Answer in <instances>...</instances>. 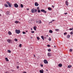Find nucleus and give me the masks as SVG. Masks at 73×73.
Returning <instances> with one entry per match:
<instances>
[{
	"label": "nucleus",
	"mask_w": 73,
	"mask_h": 73,
	"mask_svg": "<svg viewBox=\"0 0 73 73\" xmlns=\"http://www.w3.org/2000/svg\"><path fill=\"white\" fill-rule=\"evenodd\" d=\"M19 47H21V44H20L19 45Z\"/></svg>",
	"instance_id": "nucleus-38"
},
{
	"label": "nucleus",
	"mask_w": 73,
	"mask_h": 73,
	"mask_svg": "<svg viewBox=\"0 0 73 73\" xmlns=\"http://www.w3.org/2000/svg\"><path fill=\"white\" fill-rule=\"evenodd\" d=\"M14 7L15 8H18L19 7V5H18L17 3H15L14 4Z\"/></svg>",
	"instance_id": "nucleus-4"
},
{
	"label": "nucleus",
	"mask_w": 73,
	"mask_h": 73,
	"mask_svg": "<svg viewBox=\"0 0 73 73\" xmlns=\"http://www.w3.org/2000/svg\"><path fill=\"white\" fill-rule=\"evenodd\" d=\"M15 24H18L19 23H20V22L19 21H15Z\"/></svg>",
	"instance_id": "nucleus-10"
},
{
	"label": "nucleus",
	"mask_w": 73,
	"mask_h": 73,
	"mask_svg": "<svg viewBox=\"0 0 73 73\" xmlns=\"http://www.w3.org/2000/svg\"><path fill=\"white\" fill-rule=\"evenodd\" d=\"M34 12H37V9H35Z\"/></svg>",
	"instance_id": "nucleus-23"
},
{
	"label": "nucleus",
	"mask_w": 73,
	"mask_h": 73,
	"mask_svg": "<svg viewBox=\"0 0 73 73\" xmlns=\"http://www.w3.org/2000/svg\"><path fill=\"white\" fill-rule=\"evenodd\" d=\"M40 11L41 12H44V13H46V11H45L44 9H41L40 10Z\"/></svg>",
	"instance_id": "nucleus-3"
},
{
	"label": "nucleus",
	"mask_w": 73,
	"mask_h": 73,
	"mask_svg": "<svg viewBox=\"0 0 73 73\" xmlns=\"http://www.w3.org/2000/svg\"><path fill=\"white\" fill-rule=\"evenodd\" d=\"M7 41L9 43H11V40L8 39L7 40Z\"/></svg>",
	"instance_id": "nucleus-6"
},
{
	"label": "nucleus",
	"mask_w": 73,
	"mask_h": 73,
	"mask_svg": "<svg viewBox=\"0 0 73 73\" xmlns=\"http://www.w3.org/2000/svg\"><path fill=\"white\" fill-rule=\"evenodd\" d=\"M48 57H50L51 56V54L50 52L48 53Z\"/></svg>",
	"instance_id": "nucleus-9"
},
{
	"label": "nucleus",
	"mask_w": 73,
	"mask_h": 73,
	"mask_svg": "<svg viewBox=\"0 0 73 73\" xmlns=\"http://www.w3.org/2000/svg\"><path fill=\"white\" fill-rule=\"evenodd\" d=\"M66 34H67V33H64V35H66Z\"/></svg>",
	"instance_id": "nucleus-36"
},
{
	"label": "nucleus",
	"mask_w": 73,
	"mask_h": 73,
	"mask_svg": "<svg viewBox=\"0 0 73 73\" xmlns=\"http://www.w3.org/2000/svg\"><path fill=\"white\" fill-rule=\"evenodd\" d=\"M72 30H73V27L72 28Z\"/></svg>",
	"instance_id": "nucleus-56"
},
{
	"label": "nucleus",
	"mask_w": 73,
	"mask_h": 73,
	"mask_svg": "<svg viewBox=\"0 0 73 73\" xmlns=\"http://www.w3.org/2000/svg\"><path fill=\"white\" fill-rule=\"evenodd\" d=\"M72 11H73V9L72 10Z\"/></svg>",
	"instance_id": "nucleus-58"
},
{
	"label": "nucleus",
	"mask_w": 73,
	"mask_h": 73,
	"mask_svg": "<svg viewBox=\"0 0 73 73\" xmlns=\"http://www.w3.org/2000/svg\"><path fill=\"white\" fill-rule=\"evenodd\" d=\"M15 33L17 34H19L20 33V30H18L17 29H16L15 30Z\"/></svg>",
	"instance_id": "nucleus-1"
},
{
	"label": "nucleus",
	"mask_w": 73,
	"mask_h": 73,
	"mask_svg": "<svg viewBox=\"0 0 73 73\" xmlns=\"http://www.w3.org/2000/svg\"><path fill=\"white\" fill-rule=\"evenodd\" d=\"M31 12L32 13H34V12H35V9H31Z\"/></svg>",
	"instance_id": "nucleus-7"
},
{
	"label": "nucleus",
	"mask_w": 73,
	"mask_h": 73,
	"mask_svg": "<svg viewBox=\"0 0 73 73\" xmlns=\"http://www.w3.org/2000/svg\"><path fill=\"white\" fill-rule=\"evenodd\" d=\"M49 32H50V33H53V31H52V30H50Z\"/></svg>",
	"instance_id": "nucleus-25"
},
{
	"label": "nucleus",
	"mask_w": 73,
	"mask_h": 73,
	"mask_svg": "<svg viewBox=\"0 0 73 73\" xmlns=\"http://www.w3.org/2000/svg\"><path fill=\"white\" fill-rule=\"evenodd\" d=\"M39 24H41L42 22H41V20H39Z\"/></svg>",
	"instance_id": "nucleus-28"
},
{
	"label": "nucleus",
	"mask_w": 73,
	"mask_h": 73,
	"mask_svg": "<svg viewBox=\"0 0 73 73\" xmlns=\"http://www.w3.org/2000/svg\"><path fill=\"white\" fill-rule=\"evenodd\" d=\"M72 31V32H73V31Z\"/></svg>",
	"instance_id": "nucleus-59"
},
{
	"label": "nucleus",
	"mask_w": 73,
	"mask_h": 73,
	"mask_svg": "<svg viewBox=\"0 0 73 73\" xmlns=\"http://www.w3.org/2000/svg\"><path fill=\"white\" fill-rule=\"evenodd\" d=\"M38 21H36V23H38Z\"/></svg>",
	"instance_id": "nucleus-48"
},
{
	"label": "nucleus",
	"mask_w": 73,
	"mask_h": 73,
	"mask_svg": "<svg viewBox=\"0 0 73 73\" xmlns=\"http://www.w3.org/2000/svg\"><path fill=\"white\" fill-rule=\"evenodd\" d=\"M55 30V31H56V32H58V31H59V29H56Z\"/></svg>",
	"instance_id": "nucleus-24"
},
{
	"label": "nucleus",
	"mask_w": 73,
	"mask_h": 73,
	"mask_svg": "<svg viewBox=\"0 0 73 73\" xmlns=\"http://www.w3.org/2000/svg\"><path fill=\"white\" fill-rule=\"evenodd\" d=\"M7 52L8 53H11V50H8Z\"/></svg>",
	"instance_id": "nucleus-32"
},
{
	"label": "nucleus",
	"mask_w": 73,
	"mask_h": 73,
	"mask_svg": "<svg viewBox=\"0 0 73 73\" xmlns=\"http://www.w3.org/2000/svg\"><path fill=\"white\" fill-rule=\"evenodd\" d=\"M39 5V4H38L37 2H36V3H35V6H36V7H37V6H38Z\"/></svg>",
	"instance_id": "nucleus-8"
},
{
	"label": "nucleus",
	"mask_w": 73,
	"mask_h": 73,
	"mask_svg": "<svg viewBox=\"0 0 73 73\" xmlns=\"http://www.w3.org/2000/svg\"><path fill=\"white\" fill-rule=\"evenodd\" d=\"M52 8H54V6L53 5H52Z\"/></svg>",
	"instance_id": "nucleus-47"
},
{
	"label": "nucleus",
	"mask_w": 73,
	"mask_h": 73,
	"mask_svg": "<svg viewBox=\"0 0 73 73\" xmlns=\"http://www.w3.org/2000/svg\"><path fill=\"white\" fill-rule=\"evenodd\" d=\"M23 34H26V33H25V32H23Z\"/></svg>",
	"instance_id": "nucleus-35"
},
{
	"label": "nucleus",
	"mask_w": 73,
	"mask_h": 73,
	"mask_svg": "<svg viewBox=\"0 0 73 73\" xmlns=\"http://www.w3.org/2000/svg\"><path fill=\"white\" fill-rule=\"evenodd\" d=\"M70 33L71 35H72L73 34V32H72V31H71Z\"/></svg>",
	"instance_id": "nucleus-40"
},
{
	"label": "nucleus",
	"mask_w": 73,
	"mask_h": 73,
	"mask_svg": "<svg viewBox=\"0 0 73 73\" xmlns=\"http://www.w3.org/2000/svg\"><path fill=\"white\" fill-rule=\"evenodd\" d=\"M66 5H67V6H68V2L67 1H66Z\"/></svg>",
	"instance_id": "nucleus-12"
},
{
	"label": "nucleus",
	"mask_w": 73,
	"mask_h": 73,
	"mask_svg": "<svg viewBox=\"0 0 73 73\" xmlns=\"http://www.w3.org/2000/svg\"><path fill=\"white\" fill-rule=\"evenodd\" d=\"M70 36L69 35H67V38H70Z\"/></svg>",
	"instance_id": "nucleus-21"
},
{
	"label": "nucleus",
	"mask_w": 73,
	"mask_h": 73,
	"mask_svg": "<svg viewBox=\"0 0 73 73\" xmlns=\"http://www.w3.org/2000/svg\"><path fill=\"white\" fill-rule=\"evenodd\" d=\"M37 40H39L40 39V38H39L38 37H37Z\"/></svg>",
	"instance_id": "nucleus-29"
},
{
	"label": "nucleus",
	"mask_w": 73,
	"mask_h": 73,
	"mask_svg": "<svg viewBox=\"0 0 73 73\" xmlns=\"http://www.w3.org/2000/svg\"><path fill=\"white\" fill-rule=\"evenodd\" d=\"M48 40L49 41H51V38L49 37L48 38Z\"/></svg>",
	"instance_id": "nucleus-30"
},
{
	"label": "nucleus",
	"mask_w": 73,
	"mask_h": 73,
	"mask_svg": "<svg viewBox=\"0 0 73 73\" xmlns=\"http://www.w3.org/2000/svg\"><path fill=\"white\" fill-rule=\"evenodd\" d=\"M48 10H49V11H50V10H52V8L50 7H48Z\"/></svg>",
	"instance_id": "nucleus-22"
},
{
	"label": "nucleus",
	"mask_w": 73,
	"mask_h": 73,
	"mask_svg": "<svg viewBox=\"0 0 73 73\" xmlns=\"http://www.w3.org/2000/svg\"><path fill=\"white\" fill-rule=\"evenodd\" d=\"M27 10H28H28H29V8H27Z\"/></svg>",
	"instance_id": "nucleus-50"
},
{
	"label": "nucleus",
	"mask_w": 73,
	"mask_h": 73,
	"mask_svg": "<svg viewBox=\"0 0 73 73\" xmlns=\"http://www.w3.org/2000/svg\"><path fill=\"white\" fill-rule=\"evenodd\" d=\"M54 48H56V46H54Z\"/></svg>",
	"instance_id": "nucleus-55"
},
{
	"label": "nucleus",
	"mask_w": 73,
	"mask_h": 73,
	"mask_svg": "<svg viewBox=\"0 0 73 73\" xmlns=\"http://www.w3.org/2000/svg\"><path fill=\"white\" fill-rule=\"evenodd\" d=\"M1 16V14H0V16Z\"/></svg>",
	"instance_id": "nucleus-54"
},
{
	"label": "nucleus",
	"mask_w": 73,
	"mask_h": 73,
	"mask_svg": "<svg viewBox=\"0 0 73 73\" xmlns=\"http://www.w3.org/2000/svg\"><path fill=\"white\" fill-rule=\"evenodd\" d=\"M52 23V21H51V22H50L49 23Z\"/></svg>",
	"instance_id": "nucleus-51"
},
{
	"label": "nucleus",
	"mask_w": 73,
	"mask_h": 73,
	"mask_svg": "<svg viewBox=\"0 0 73 73\" xmlns=\"http://www.w3.org/2000/svg\"><path fill=\"white\" fill-rule=\"evenodd\" d=\"M58 66L59 67H61V66H62V64H58Z\"/></svg>",
	"instance_id": "nucleus-15"
},
{
	"label": "nucleus",
	"mask_w": 73,
	"mask_h": 73,
	"mask_svg": "<svg viewBox=\"0 0 73 73\" xmlns=\"http://www.w3.org/2000/svg\"><path fill=\"white\" fill-rule=\"evenodd\" d=\"M14 40L15 41H17L18 40H17V38H15L14 39Z\"/></svg>",
	"instance_id": "nucleus-31"
},
{
	"label": "nucleus",
	"mask_w": 73,
	"mask_h": 73,
	"mask_svg": "<svg viewBox=\"0 0 73 73\" xmlns=\"http://www.w3.org/2000/svg\"><path fill=\"white\" fill-rule=\"evenodd\" d=\"M23 73H27V72H23Z\"/></svg>",
	"instance_id": "nucleus-49"
},
{
	"label": "nucleus",
	"mask_w": 73,
	"mask_h": 73,
	"mask_svg": "<svg viewBox=\"0 0 73 73\" xmlns=\"http://www.w3.org/2000/svg\"><path fill=\"white\" fill-rule=\"evenodd\" d=\"M48 52H50L51 51V50H50V49H49L48 50Z\"/></svg>",
	"instance_id": "nucleus-33"
},
{
	"label": "nucleus",
	"mask_w": 73,
	"mask_h": 73,
	"mask_svg": "<svg viewBox=\"0 0 73 73\" xmlns=\"http://www.w3.org/2000/svg\"><path fill=\"white\" fill-rule=\"evenodd\" d=\"M72 67V66L71 65H69L68 66V68H71Z\"/></svg>",
	"instance_id": "nucleus-19"
},
{
	"label": "nucleus",
	"mask_w": 73,
	"mask_h": 73,
	"mask_svg": "<svg viewBox=\"0 0 73 73\" xmlns=\"http://www.w3.org/2000/svg\"><path fill=\"white\" fill-rule=\"evenodd\" d=\"M44 64H48V61L46 60H44Z\"/></svg>",
	"instance_id": "nucleus-5"
},
{
	"label": "nucleus",
	"mask_w": 73,
	"mask_h": 73,
	"mask_svg": "<svg viewBox=\"0 0 73 73\" xmlns=\"http://www.w3.org/2000/svg\"><path fill=\"white\" fill-rule=\"evenodd\" d=\"M37 28V27L36 26H34L33 27V28H34V30L35 31H36V28Z\"/></svg>",
	"instance_id": "nucleus-11"
},
{
	"label": "nucleus",
	"mask_w": 73,
	"mask_h": 73,
	"mask_svg": "<svg viewBox=\"0 0 73 73\" xmlns=\"http://www.w3.org/2000/svg\"><path fill=\"white\" fill-rule=\"evenodd\" d=\"M4 6L5 7H8V5L6 4H5Z\"/></svg>",
	"instance_id": "nucleus-20"
},
{
	"label": "nucleus",
	"mask_w": 73,
	"mask_h": 73,
	"mask_svg": "<svg viewBox=\"0 0 73 73\" xmlns=\"http://www.w3.org/2000/svg\"><path fill=\"white\" fill-rule=\"evenodd\" d=\"M35 56H36V55H34V57H35Z\"/></svg>",
	"instance_id": "nucleus-52"
},
{
	"label": "nucleus",
	"mask_w": 73,
	"mask_h": 73,
	"mask_svg": "<svg viewBox=\"0 0 73 73\" xmlns=\"http://www.w3.org/2000/svg\"><path fill=\"white\" fill-rule=\"evenodd\" d=\"M45 38H46V37H45Z\"/></svg>",
	"instance_id": "nucleus-57"
},
{
	"label": "nucleus",
	"mask_w": 73,
	"mask_h": 73,
	"mask_svg": "<svg viewBox=\"0 0 73 73\" xmlns=\"http://www.w3.org/2000/svg\"><path fill=\"white\" fill-rule=\"evenodd\" d=\"M21 8H23V5L22 4H21Z\"/></svg>",
	"instance_id": "nucleus-26"
},
{
	"label": "nucleus",
	"mask_w": 73,
	"mask_h": 73,
	"mask_svg": "<svg viewBox=\"0 0 73 73\" xmlns=\"http://www.w3.org/2000/svg\"><path fill=\"white\" fill-rule=\"evenodd\" d=\"M6 3H7V4H8L9 7H12V4H11V3H9V2H7Z\"/></svg>",
	"instance_id": "nucleus-2"
},
{
	"label": "nucleus",
	"mask_w": 73,
	"mask_h": 73,
	"mask_svg": "<svg viewBox=\"0 0 73 73\" xmlns=\"http://www.w3.org/2000/svg\"><path fill=\"white\" fill-rule=\"evenodd\" d=\"M67 14H68V13H64V15H67Z\"/></svg>",
	"instance_id": "nucleus-44"
},
{
	"label": "nucleus",
	"mask_w": 73,
	"mask_h": 73,
	"mask_svg": "<svg viewBox=\"0 0 73 73\" xmlns=\"http://www.w3.org/2000/svg\"><path fill=\"white\" fill-rule=\"evenodd\" d=\"M72 28L70 29V31H72Z\"/></svg>",
	"instance_id": "nucleus-46"
},
{
	"label": "nucleus",
	"mask_w": 73,
	"mask_h": 73,
	"mask_svg": "<svg viewBox=\"0 0 73 73\" xmlns=\"http://www.w3.org/2000/svg\"><path fill=\"white\" fill-rule=\"evenodd\" d=\"M36 9L38 10L40 9V8H39V7H38Z\"/></svg>",
	"instance_id": "nucleus-34"
},
{
	"label": "nucleus",
	"mask_w": 73,
	"mask_h": 73,
	"mask_svg": "<svg viewBox=\"0 0 73 73\" xmlns=\"http://www.w3.org/2000/svg\"><path fill=\"white\" fill-rule=\"evenodd\" d=\"M17 69H19V66H17Z\"/></svg>",
	"instance_id": "nucleus-45"
},
{
	"label": "nucleus",
	"mask_w": 73,
	"mask_h": 73,
	"mask_svg": "<svg viewBox=\"0 0 73 73\" xmlns=\"http://www.w3.org/2000/svg\"><path fill=\"white\" fill-rule=\"evenodd\" d=\"M55 21V20H52V22H53V21Z\"/></svg>",
	"instance_id": "nucleus-41"
},
{
	"label": "nucleus",
	"mask_w": 73,
	"mask_h": 73,
	"mask_svg": "<svg viewBox=\"0 0 73 73\" xmlns=\"http://www.w3.org/2000/svg\"><path fill=\"white\" fill-rule=\"evenodd\" d=\"M47 46L48 47H50V45H47Z\"/></svg>",
	"instance_id": "nucleus-42"
},
{
	"label": "nucleus",
	"mask_w": 73,
	"mask_h": 73,
	"mask_svg": "<svg viewBox=\"0 0 73 73\" xmlns=\"http://www.w3.org/2000/svg\"><path fill=\"white\" fill-rule=\"evenodd\" d=\"M38 13H40V12H41V11H40V9L38 10Z\"/></svg>",
	"instance_id": "nucleus-27"
},
{
	"label": "nucleus",
	"mask_w": 73,
	"mask_h": 73,
	"mask_svg": "<svg viewBox=\"0 0 73 73\" xmlns=\"http://www.w3.org/2000/svg\"><path fill=\"white\" fill-rule=\"evenodd\" d=\"M31 32L32 33H35V31H31Z\"/></svg>",
	"instance_id": "nucleus-39"
},
{
	"label": "nucleus",
	"mask_w": 73,
	"mask_h": 73,
	"mask_svg": "<svg viewBox=\"0 0 73 73\" xmlns=\"http://www.w3.org/2000/svg\"><path fill=\"white\" fill-rule=\"evenodd\" d=\"M8 34L9 35H12V33L10 31H9Z\"/></svg>",
	"instance_id": "nucleus-16"
},
{
	"label": "nucleus",
	"mask_w": 73,
	"mask_h": 73,
	"mask_svg": "<svg viewBox=\"0 0 73 73\" xmlns=\"http://www.w3.org/2000/svg\"><path fill=\"white\" fill-rule=\"evenodd\" d=\"M40 66H41L42 67H43V65H42V64H41V65H40Z\"/></svg>",
	"instance_id": "nucleus-43"
},
{
	"label": "nucleus",
	"mask_w": 73,
	"mask_h": 73,
	"mask_svg": "<svg viewBox=\"0 0 73 73\" xmlns=\"http://www.w3.org/2000/svg\"><path fill=\"white\" fill-rule=\"evenodd\" d=\"M46 36H47V37H48V35H47Z\"/></svg>",
	"instance_id": "nucleus-53"
},
{
	"label": "nucleus",
	"mask_w": 73,
	"mask_h": 73,
	"mask_svg": "<svg viewBox=\"0 0 73 73\" xmlns=\"http://www.w3.org/2000/svg\"><path fill=\"white\" fill-rule=\"evenodd\" d=\"M40 73H43L44 71H43V70H40Z\"/></svg>",
	"instance_id": "nucleus-13"
},
{
	"label": "nucleus",
	"mask_w": 73,
	"mask_h": 73,
	"mask_svg": "<svg viewBox=\"0 0 73 73\" xmlns=\"http://www.w3.org/2000/svg\"><path fill=\"white\" fill-rule=\"evenodd\" d=\"M6 14H7V15H9V11H7L6 13Z\"/></svg>",
	"instance_id": "nucleus-18"
},
{
	"label": "nucleus",
	"mask_w": 73,
	"mask_h": 73,
	"mask_svg": "<svg viewBox=\"0 0 73 73\" xmlns=\"http://www.w3.org/2000/svg\"><path fill=\"white\" fill-rule=\"evenodd\" d=\"M5 60L6 61L8 62L9 61V60H8V58L6 57L5 58Z\"/></svg>",
	"instance_id": "nucleus-14"
},
{
	"label": "nucleus",
	"mask_w": 73,
	"mask_h": 73,
	"mask_svg": "<svg viewBox=\"0 0 73 73\" xmlns=\"http://www.w3.org/2000/svg\"><path fill=\"white\" fill-rule=\"evenodd\" d=\"M70 51L71 52H72V49H70Z\"/></svg>",
	"instance_id": "nucleus-37"
},
{
	"label": "nucleus",
	"mask_w": 73,
	"mask_h": 73,
	"mask_svg": "<svg viewBox=\"0 0 73 73\" xmlns=\"http://www.w3.org/2000/svg\"><path fill=\"white\" fill-rule=\"evenodd\" d=\"M41 38L43 40H44V37L43 36H41Z\"/></svg>",
	"instance_id": "nucleus-17"
}]
</instances>
